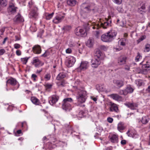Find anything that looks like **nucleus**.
Segmentation results:
<instances>
[{
    "mask_svg": "<svg viewBox=\"0 0 150 150\" xmlns=\"http://www.w3.org/2000/svg\"><path fill=\"white\" fill-rule=\"evenodd\" d=\"M54 14L53 12H52L51 14H50L47 15L46 16V19L47 20L50 19L53 16Z\"/></svg>",
    "mask_w": 150,
    "mask_h": 150,
    "instance_id": "nucleus-44",
    "label": "nucleus"
},
{
    "mask_svg": "<svg viewBox=\"0 0 150 150\" xmlns=\"http://www.w3.org/2000/svg\"><path fill=\"white\" fill-rule=\"evenodd\" d=\"M93 40L92 39H89L86 42V45L89 47H91L93 45Z\"/></svg>",
    "mask_w": 150,
    "mask_h": 150,
    "instance_id": "nucleus-34",
    "label": "nucleus"
},
{
    "mask_svg": "<svg viewBox=\"0 0 150 150\" xmlns=\"http://www.w3.org/2000/svg\"><path fill=\"white\" fill-rule=\"evenodd\" d=\"M7 2L6 0H0V5L2 7H4L6 6Z\"/></svg>",
    "mask_w": 150,
    "mask_h": 150,
    "instance_id": "nucleus-35",
    "label": "nucleus"
},
{
    "mask_svg": "<svg viewBox=\"0 0 150 150\" xmlns=\"http://www.w3.org/2000/svg\"><path fill=\"white\" fill-rule=\"evenodd\" d=\"M121 144L122 145H125L126 144V141L125 140H123L121 142Z\"/></svg>",
    "mask_w": 150,
    "mask_h": 150,
    "instance_id": "nucleus-60",
    "label": "nucleus"
},
{
    "mask_svg": "<svg viewBox=\"0 0 150 150\" xmlns=\"http://www.w3.org/2000/svg\"><path fill=\"white\" fill-rule=\"evenodd\" d=\"M76 1L75 0H67V3L68 5L70 6H74L75 5Z\"/></svg>",
    "mask_w": 150,
    "mask_h": 150,
    "instance_id": "nucleus-31",
    "label": "nucleus"
},
{
    "mask_svg": "<svg viewBox=\"0 0 150 150\" xmlns=\"http://www.w3.org/2000/svg\"><path fill=\"white\" fill-rule=\"evenodd\" d=\"M38 9L37 8H35L29 14V17L36 18L38 16V13L37 12Z\"/></svg>",
    "mask_w": 150,
    "mask_h": 150,
    "instance_id": "nucleus-12",
    "label": "nucleus"
},
{
    "mask_svg": "<svg viewBox=\"0 0 150 150\" xmlns=\"http://www.w3.org/2000/svg\"><path fill=\"white\" fill-rule=\"evenodd\" d=\"M125 90L127 95L128 93H132L133 92L134 89L130 85H127Z\"/></svg>",
    "mask_w": 150,
    "mask_h": 150,
    "instance_id": "nucleus-23",
    "label": "nucleus"
},
{
    "mask_svg": "<svg viewBox=\"0 0 150 150\" xmlns=\"http://www.w3.org/2000/svg\"><path fill=\"white\" fill-rule=\"evenodd\" d=\"M110 97L115 100H118L121 98L120 96L117 94H112L110 95Z\"/></svg>",
    "mask_w": 150,
    "mask_h": 150,
    "instance_id": "nucleus-30",
    "label": "nucleus"
},
{
    "mask_svg": "<svg viewBox=\"0 0 150 150\" xmlns=\"http://www.w3.org/2000/svg\"><path fill=\"white\" fill-rule=\"evenodd\" d=\"M100 60L99 59L95 58L92 59L91 61V66L92 67L96 68L100 64Z\"/></svg>",
    "mask_w": 150,
    "mask_h": 150,
    "instance_id": "nucleus-10",
    "label": "nucleus"
},
{
    "mask_svg": "<svg viewBox=\"0 0 150 150\" xmlns=\"http://www.w3.org/2000/svg\"><path fill=\"white\" fill-rule=\"evenodd\" d=\"M31 63L33 64L36 67H38L42 66L44 64L43 63H42L41 62L37 57H34L33 58V59Z\"/></svg>",
    "mask_w": 150,
    "mask_h": 150,
    "instance_id": "nucleus-7",
    "label": "nucleus"
},
{
    "mask_svg": "<svg viewBox=\"0 0 150 150\" xmlns=\"http://www.w3.org/2000/svg\"><path fill=\"white\" fill-rule=\"evenodd\" d=\"M100 49L104 51H105L107 50V49L106 47L104 45H101L100 47Z\"/></svg>",
    "mask_w": 150,
    "mask_h": 150,
    "instance_id": "nucleus-49",
    "label": "nucleus"
},
{
    "mask_svg": "<svg viewBox=\"0 0 150 150\" xmlns=\"http://www.w3.org/2000/svg\"><path fill=\"white\" fill-rule=\"evenodd\" d=\"M86 92L84 90H80L78 91L76 96L77 99L79 102L81 103H84L86 99Z\"/></svg>",
    "mask_w": 150,
    "mask_h": 150,
    "instance_id": "nucleus-5",
    "label": "nucleus"
},
{
    "mask_svg": "<svg viewBox=\"0 0 150 150\" xmlns=\"http://www.w3.org/2000/svg\"><path fill=\"white\" fill-rule=\"evenodd\" d=\"M117 34V32L114 30H110L102 35L101 38L104 42H110L115 39Z\"/></svg>",
    "mask_w": 150,
    "mask_h": 150,
    "instance_id": "nucleus-3",
    "label": "nucleus"
},
{
    "mask_svg": "<svg viewBox=\"0 0 150 150\" xmlns=\"http://www.w3.org/2000/svg\"><path fill=\"white\" fill-rule=\"evenodd\" d=\"M69 46L71 47H73L75 46V44L74 43V42H71L69 43Z\"/></svg>",
    "mask_w": 150,
    "mask_h": 150,
    "instance_id": "nucleus-58",
    "label": "nucleus"
},
{
    "mask_svg": "<svg viewBox=\"0 0 150 150\" xmlns=\"http://www.w3.org/2000/svg\"><path fill=\"white\" fill-rule=\"evenodd\" d=\"M59 97L56 96H53L49 100V103L51 105L54 104L58 100Z\"/></svg>",
    "mask_w": 150,
    "mask_h": 150,
    "instance_id": "nucleus-19",
    "label": "nucleus"
},
{
    "mask_svg": "<svg viewBox=\"0 0 150 150\" xmlns=\"http://www.w3.org/2000/svg\"><path fill=\"white\" fill-rule=\"evenodd\" d=\"M73 100L71 98H66L64 99L62 102V108L66 111L69 110L71 109V105Z\"/></svg>",
    "mask_w": 150,
    "mask_h": 150,
    "instance_id": "nucleus-4",
    "label": "nucleus"
},
{
    "mask_svg": "<svg viewBox=\"0 0 150 150\" xmlns=\"http://www.w3.org/2000/svg\"><path fill=\"white\" fill-rule=\"evenodd\" d=\"M71 28V26L69 25H66L64 26L62 28L63 30H64L65 31H68L70 30Z\"/></svg>",
    "mask_w": 150,
    "mask_h": 150,
    "instance_id": "nucleus-38",
    "label": "nucleus"
},
{
    "mask_svg": "<svg viewBox=\"0 0 150 150\" xmlns=\"http://www.w3.org/2000/svg\"><path fill=\"white\" fill-rule=\"evenodd\" d=\"M66 51L67 53L69 54L71 53V50L70 48H68L66 49Z\"/></svg>",
    "mask_w": 150,
    "mask_h": 150,
    "instance_id": "nucleus-57",
    "label": "nucleus"
},
{
    "mask_svg": "<svg viewBox=\"0 0 150 150\" xmlns=\"http://www.w3.org/2000/svg\"><path fill=\"white\" fill-rule=\"evenodd\" d=\"M119 94L121 95H123L125 96L127 95L126 93H125V89L124 90H119Z\"/></svg>",
    "mask_w": 150,
    "mask_h": 150,
    "instance_id": "nucleus-45",
    "label": "nucleus"
},
{
    "mask_svg": "<svg viewBox=\"0 0 150 150\" xmlns=\"http://www.w3.org/2000/svg\"><path fill=\"white\" fill-rule=\"evenodd\" d=\"M28 59L29 58L25 57L23 58H21V59L22 61H23V63L24 64H26Z\"/></svg>",
    "mask_w": 150,
    "mask_h": 150,
    "instance_id": "nucleus-47",
    "label": "nucleus"
},
{
    "mask_svg": "<svg viewBox=\"0 0 150 150\" xmlns=\"http://www.w3.org/2000/svg\"><path fill=\"white\" fill-rule=\"evenodd\" d=\"M5 52V50L4 49L0 50V55H3Z\"/></svg>",
    "mask_w": 150,
    "mask_h": 150,
    "instance_id": "nucleus-56",
    "label": "nucleus"
},
{
    "mask_svg": "<svg viewBox=\"0 0 150 150\" xmlns=\"http://www.w3.org/2000/svg\"><path fill=\"white\" fill-rule=\"evenodd\" d=\"M84 114V112L83 111H80L79 113L78 116L80 117L81 118L83 116Z\"/></svg>",
    "mask_w": 150,
    "mask_h": 150,
    "instance_id": "nucleus-46",
    "label": "nucleus"
},
{
    "mask_svg": "<svg viewBox=\"0 0 150 150\" xmlns=\"http://www.w3.org/2000/svg\"><path fill=\"white\" fill-rule=\"evenodd\" d=\"M115 3L117 4H120L122 2V0H113Z\"/></svg>",
    "mask_w": 150,
    "mask_h": 150,
    "instance_id": "nucleus-48",
    "label": "nucleus"
},
{
    "mask_svg": "<svg viewBox=\"0 0 150 150\" xmlns=\"http://www.w3.org/2000/svg\"><path fill=\"white\" fill-rule=\"evenodd\" d=\"M82 31H83V29L79 27L76 28L75 30V33L77 35L84 37L86 35L85 33H84L83 34H81V33Z\"/></svg>",
    "mask_w": 150,
    "mask_h": 150,
    "instance_id": "nucleus-17",
    "label": "nucleus"
},
{
    "mask_svg": "<svg viewBox=\"0 0 150 150\" xmlns=\"http://www.w3.org/2000/svg\"><path fill=\"white\" fill-rule=\"evenodd\" d=\"M45 78L47 79V80L50 79V74H47L45 75Z\"/></svg>",
    "mask_w": 150,
    "mask_h": 150,
    "instance_id": "nucleus-50",
    "label": "nucleus"
},
{
    "mask_svg": "<svg viewBox=\"0 0 150 150\" xmlns=\"http://www.w3.org/2000/svg\"><path fill=\"white\" fill-rule=\"evenodd\" d=\"M7 83H9L12 86H14L18 83L16 80L13 78H11L9 79L6 81Z\"/></svg>",
    "mask_w": 150,
    "mask_h": 150,
    "instance_id": "nucleus-22",
    "label": "nucleus"
},
{
    "mask_svg": "<svg viewBox=\"0 0 150 150\" xmlns=\"http://www.w3.org/2000/svg\"><path fill=\"white\" fill-rule=\"evenodd\" d=\"M44 33V30H40V35H38V36L40 37V38H42V35L43 33Z\"/></svg>",
    "mask_w": 150,
    "mask_h": 150,
    "instance_id": "nucleus-53",
    "label": "nucleus"
},
{
    "mask_svg": "<svg viewBox=\"0 0 150 150\" xmlns=\"http://www.w3.org/2000/svg\"><path fill=\"white\" fill-rule=\"evenodd\" d=\"M142 58V56L140 54L139 52L137 53V55L135 57V60L136 62H138L139 61V59Z\"/></svg>",
    "mask_w": 150,
    "mask_h": 150,
    "instance_id": "nucleus-41",
    "label": "nucleus"
},
{
    "mask_svg": "<svg viewBox=\"0 0 150 150\" xmlns=\"http://www.w3.org/2000/svg\"><path fill=\"white\" fill-rule=\"evenodd\" d=\"M150 51V45L149 44H147L145 45L144 51L145 52H148Z\"/></svg>",
    "mask_w": 150,
    "mask_h": 150,
    "instance_id": "nucleus-37",
    "label": "nucleus"
},
{
    "mask_svg": "<svg viewBox=\"0 0 150 150\" xmlns=\"http://www.w3.org/2000/svg\"><path fill=\"white\" fill-rule=\"evenodd\" d=\"M111 142L112 143L117 142L118 139L116 135H113L110 138Z\"/></svg>",
    "mask_w": 150,
    "mask_h": 150,
    "instance_id": "nucleus-32",
    "label": "nucleus"
},
{
    "mask_svg": "<svg viewBox=\"0 0 150 150\" xmlns=\"http://www.w3.org/2000/svg\"><path fill=\"white\" fill-rule=\"evenodd\" d=\"M146 38V37L145 35H144L142 36L137 40V44H139L141 41L145 39Z\"/></svg>",
    "mask_w": 150,
    "mask_h": 150,
    "instance_id": "nucleus-36",
    "label": "nucleus"
},
{
    "mask_svg": "<svg viewBox=\"0 0 150 150\" xmlns=\"http://www.w3.org/2000/svg\"><path fill=\"white\" fill-rule=\"evenodd\" d=\"M52 86V85L50 84H47L45 85V87L47 89L50 88Z\"/></svg>",
    "mask_w": 150,
    "mask_h": 150,
    "instance_id": "nucleus-51",
    "label": "nucleus"
},
{
    "mask_svg": "<svg viewBox=\"0 0 150 150\" xmlns=\"http://www.w3.org/2000/svg\"><path fill=\"white\" fill-rule=\"evenodd\" d=\"M37 77V76L35 74H33L32 75L31 78L33 79V80L34 81H36L35 78Z\"/></svg>",
    "mask_w": 150,
    "mask_h": 150,
    "instance_id": "nucleus-55",
    "label": "nucleus"
},
{
    "mask_svg": "<svg viewBox=\"0 0 150 150\" xmlns=\"http://www.w3.org/2000/svg\"><path fill=\"white\" fill-rule=\"evenodd\" d=\"M95 58L100 59H103V54L98 49H96L95 51L94 54Z\"/></svg>",
    "mask_w": 150,
    "mask_h": 150,
    "instance_id": "nucleus-11",
    "label": "nucleus"
},
{
    "mask_svg": "<svg viewBox=\"0 0 150 150\" xmlns=\"http://www.w3.org/2000/svg\"><path fill=\"white\" fill-rule=\"evenodd\" d=\"M96 88L99 91H104L105 90V89L103 87V85H100L97 84L96 86Z\"/></svg>",
    "mask_w": 150,
    "mask_h": 150,
    "instance_id": "nucleus-28",
    "label": "nucleus"
},
{
    "mask_svg": "<svg viewBox=\"0 0 150 150\" xmlns=\"http://www.w3.org/2000/svg\"><path fill=\"white\" fill-rule=\"evenodd\" d=\"M16 54L18 56L20 55L21 54V52L19 50H17L16 51Z\"/></svg>",
    "mask_w": 150,
    "mask_h": 150,
    "instance_id": "nucleus-61",
    "label": "nucleus"
},
{
    "mask_svg": "<svg viewBox=\"0 0 150 150\" xmlns=\"http://www.w3.org/2000/svg\"><path fill=\"white\" fill-rule=\"evenodd\" d=\"M32 50L34 53L37 54H40L41 51L40 47L38 45L34 46L33 47Z\"/></svg>",
    "mask_w": 150,
    "mask_h": 150,
    "instance_id": "nucleus-18",
    "label": "nucleus"
},
{
    "mask_svg": "<svg viewBox=\"0 0 150 150\" xmlns=\"http://www.w3.org/2000/svg\"><path fill=\"white\" fill-rule=\"evenodd\" d=\"M107 121L109 122L110 123H111L113 122V119L112 118L108 117L107 118Z\"/></svg>",
    "mask_w": 150,
    "mask_h": 150,
    "instance_id": "nucleus-52",
    "label": "nucleus"
},
{
    "mask_svg": "<svg viewBox=\"0 0 150 150\" xmlns=\"http://www.w3.org/2000/svg\"><path fill=\"white\" fill-rule=\"evenodd\" d=\"M145 5H143L140 8H139V9L141 11H142V10H144L145 9Z\"/></svg>",
    "mask_w": 150,
    "mask_h": 150,
    "instance_id": "nucleus-59",
    "label": "nucleus"
},
{
    "mask_svg": "<svg viewBox=\"0 0 150 150\" xmlns=\"http://www.w3.org/2000/svg\"><path fill=\"white\" fill-rule=\"evenodd\" d=\"M66 76L65 73L62 72L59 74L57 77L56 79L58 80H60L64 78Z\"/></svg>",
    "mask_w": 150,
    "mask_h": 150,
    "instance_id": "nucleus-26",
    "label": "nucleus"
},
{
    "mask_svg": "<svg viewBox=\"0 0 150 150\" xmlns=\"http://www.w3.org/2000/svg\"><path fill=\"white\" fill-rule=\"evenodd\" d=\"M20 45L18 44H15L14 45V48L18 49L20 47Z\"/></svg>",
    "mask_w": 150,
    "mask_h": 150,
    "instance_id": "nucleus-54",
    "label": "nucleus"
},
{
    "mask_svg": "<svg viewBox=\"0 0 150 150\" xmlns=\"http://www.w3.org/2000/svg\"><path fill=\"white\" fill-rule=\"evenodd\" d=\"M110 110L111 111H114L116 112H117L118 111V107L117 105L114 103H112L111 106L110 108Z\"/></svg>",
    "mask_w": 150,
    "mask_h": 150,
    "instance_id": "nucleus-24",
    "label": "nucleus"
},
{
    "mask_svg": "<svg viewBox=\"0 0 150 150\" xmlns=\"http://www.w3.org/2000/svg\"><path fill=\"white\" fill-rule=\"evenodd\" d=\"M146 91L150 93V85L148 86L147 89H146Z\"/></svg>",
    "mask_w": 150,
    "mask_h": 150,
    "instance_id": "nucleus-64",
    "label": "nucleus"
},
{
    "mask_svg": "<svg viewBox=\"0 0 150 150\" xmlns=\"http://www.w3.org/2000/svg\"><path fill=\"white\" fill-rule=\"evenodd\" d=\"M127 134L129 137H132V138L134 137L135 135H137V134L136 133L132 134V133L130 134L129 133V131H128L127 133Z\"/></svg>",
    "mask_w": 150,
    "mask_h": 150,
    "instance_id": "nucleus-42",
    "label": "nucleus"
},
{
    "mask_svg": "<svg viewBox=\"0 0 150 150\" xmlns=\"http://www.w3.org/2000/svg\"><path fill=\"white\" fill-rule=\"evenodd\" d=\"M113 82L119 88H120L124 85V82L121 80H113Z\"/></svg>",
    "mask_w": 150,
    "mask_h": 150,
    "instance_id": "nucleus-21",
    "label": "nucleus"
},
{
    "mask_svg": "<svg viewBox=\"0 0 150 150\" xmlns=\"http://www.w3.org/2000/svg\"><path fill=\"white\" fill-rule=\"evenodd\" d=\"M69 129L68 132H71V134L73 132V128H72V127L70 126V127H69Z\"/></svg>",
    "mask_w": 150,
    "mask_h": 150,
    "instance_id": "nucleus-62",
    "label": "nucleus"
},
{
    "mask_svg": "<svg viewBox=\"0 0 150 150\" xmlns=\"http://www.w3.org/2000/svg\"><path fill=\"white\" fill-rule=\"evenodd\" d=\"M125 128L124 124L122 122H120L118 124L117 129L119 131L124 130Z\"/></svg>",
    "mask_w": 150,
    "mask_h": 150,
    "instance_id": "nucleus-29",
    "label": "nucleus"
},
{
    "mask_svg": "<svg viewBox=\"0 0 150 150\" xmlns=\"http://www.w3.org/2000/svg\"><path fill=\"white\" fill-rule=\"evenodd\" d=\"M17 8L13 4L11 3L8 8V11L9 13L13 14L16 12Z\"/></svg>",
    "mask_w": 150,
    "mask_h": 150,
    "instance_id": "nucleus-9",
    "label": "nucleus"
},
{
    "mask_svg": "<svg viewBox=\"0 0 150 150\" xmlns=\"http://www.w3.org/2000/svg\"><path fill=\"white\" fill-rule=\"evenodd\" d=\"M136 84L139 86H141L144 85V83L143 81L140 79H138L136 81Z\"/></svg>",
    "mask_w": 150,
    "mask_h": 150,
    "instance_id": "nucleus-33",
    "label": "nucleus"
},
{
    "mask_svg": "<svg viewBox=\"0 0 150 150\" xmlns=\"http://www.w3.org/2000/svg\"><path fill=\"white\" fill-rule=\"evenodd\" d=\"M143 62L140 63V64L142 65L141 72L142 74H146L150 70V65L148 64H143Z\"/></svg>",
    "mask_w": 150,
    "mask_h": 150,
    "instance_id": "nucleus-6",
    "label": "nucleus"
},
{
    "mask_svg": "<svg viewBox=\"0 0 150 150\" xmlns=\"http://www.w3.org/2000/svg\"><path fill=\"white\" fill-rule=\"evenodd\" d=\"M88 67V62L86 61H83L81 63L80 69L81 70L86 69Z\"/></svg>",
    "mask_w": 150,
    "mask_h": 150,
    "instance_id": "nucleus-20",
    "label": "nucleus"
},
{
    "mask_svg": "<svg viewBox=\"0 0 150 150\" xmlns=\"http://www.w3.org/2000/svg\"><path fill=\"white\" fill-rule=\"evenodd\" d=\"M46 52L47 51H46L45 53L42 55V56L44 57H47L48 55L46 54Z\"/></svg>",
    "mask_w": 150,
    "mask_h": 150,
    "instance_id": "nucleus-63",
    "label": "nucleus"
},
{
    "mask_svg": "<svg viewBox=\"0 0 150 150\" xmlns=\"http://www.w3.org/2000/svg\"><path fill=\"white\" fill-rule=\"evenodd\" d=\"M149 119L148 116H146L143 117L140 121L143 124L145 125L149 122Z\"/></svg>",
    "mask_w": 150,
    "mask_h": 150,
    "instance_id": "nucleus-25",
    "label": "nucleus"
},
{
    "mask_svg": "<svg viewBox=\"0 0 150 150\" xmlns=\"http://www.w3.org/2000/svg\"><path fill=\"white\" fill-rule=\"evenodd\" d=\"M125 105L132 110H134L138 107V104L136 103H128L125 104Z\"/></svg>",
    "mask_w": 150,
    "mask_h": 150,
    "instance_id": "nucleus-14",
    "label": "nucleus"
},
{
    "mask_svg": "<svg viewBox=\"0 0 150 150\" xmlns=\"http://www.w3.org/2000/svg\"><path fill=\"white\" fill-rule=\"evenodd\" d=\"M127 58L124 56H121L118 59V63L119 65H122L125 64Z\"/></svg>",
    "mask_w": 150,
    "mask_h": 150,
    "instance_id": "nucleus-16",
    "label": "nucleus"
},
{
    "mask_svg": "<svg viewBox=\"0 0 150 150\" xmlns=\"http://www.w3.org/2000/svg\"><path fill=\"white\" fill-rule=\"evenodd\" d=\"M75 62V58L72 56H70L68 59L66 65L68 67H71L74 65Z\"/></svg>",
    "mask_w": 150,
    "mask_h": 150,
    "instance_id": "nucleus-8",
    "label": "nucleus"
},
{
    "mask_svg": "<svg viewBox=\"0 0 150 150\" xmlns=\"http://www.w3.org/2000/svg\"><path fill=\"white\" fill-rule=\"evenodd\" d=\"M81 10L86 13H90L91 11L95 13L98 10L97 6L93 3H83L81 6Z\"/></svg>",
    "mask_w": 150,
    "mask_h": 150,
    "instance_id": "nucleus-2",
    "label": "nucleus"
},
{
    "mask_svg": "<svg viewBox=\"0 0 150 150\" xmlns=\"http://www.w3.org/2000/svg\"><path fill=\"white\" fill-rule=\"evenodd\" d=\"M111 20L110 19H105V21L101 22L100 24H97L95 26L91 25V22L85 23L84 25V29H83V31L81 33V34L85 33V35L84 36H86L87 35V32L90 29L92 28L93 29H98L100 27H102L104 29H106L108 27L111 26Z\"/></svg>",
    "mask_w": 150,
    "mask_h": 150,
    "instance_id": "nucleus-1",
    "label": "nucleus"
},
{
    "mask_svg": "<svg viewBox=\"0 0 150 150\" xmlns=\"http://www.w3.org/2000/svg\"><path fill=\"white\" fill-rule=\"evenodd\" d=\"M13 21L15 22L19 23L24 21V19L20 14L18 13L13 19Z\"/></svg>",
    "mask_w": 150,
    "mask_h": 150,
    "instance_id": "nucleus-13",
    "label": "nucleus"
},
{
    "mask_svg": "<svg viewBox=\"0 0 150 150\" xmlns=\"http://www.w3.org/2000/svg\"><path fill=\"white\" fill-rule=\"evenodd\" d=\"M66 84V82L64 80H62L60 82L58 83L59 86L62 87L64 86Z\"/></svg>",
    "mask_w": 150,
    "mask_h": 150,
    "instance_id": "nucleus-40",
    "label": "nucleus"
},
{
    "mask_svg": "<svg viewBox=\"0 0 150 150\" xmlns=\"http://www.w3.org/2000/svg\"><path fill=\"white\" fill-rule=\"evenodd\" d=\"M96 33L95 34V36L96 38H98L101 34V31H100V30H99L96 31Z\"/></svg>",
    "mask_w": 150,
    "mask_h": 150,
    "instance_id": "nucleus-39",
    "label": "nucleus"
},
{
    "mask_svg": "<svg viewBox=\"0 0 150 150\" xmlns=\"http://www.w3.org/2000/svg\"><path fill=\"white\" fill-rule=\"evenodd\" d=\"M32 102L36 105H38L40 103L39 100L35 97H32L31 98Z\"/></svg>",
    "mask_w": 150,
    "mask_h": 150,
    "instance_id": "nucleus-27",
    "label": "nucleus"
},
{
    "mask_svg": "<svg viewBox=\"0 0 150 150\" xmlns=\"http://www.w3.org/2000/svg\"><path fill=\"white\" fill-rule=\"evenodd\" d=\"M64 18V16L61 15L57 16L53 20V22L55 23H58L61 22Z\"/></svg>",
    "mask_w": 150,
    "mask_h": 150,
    "instance_id": "nucleus-15",
    "label": "nucleus"
},
{
    "mask_svg": "<svg viewBox=\"0 0 150 150\" xmlns=\"http://www.w3.org/2000/svg\"><path fill=\"white\" fill-rule=\"evenodd\" d=\"M126 40V38H123L120 40V45L122 46L125 45V42Z\"/></svg>",
    "mask_w": 150,
    "mask_h": 150,
    "instance_id": "nucleus-43",
    "label": "nucleus"
}]
</instances>
